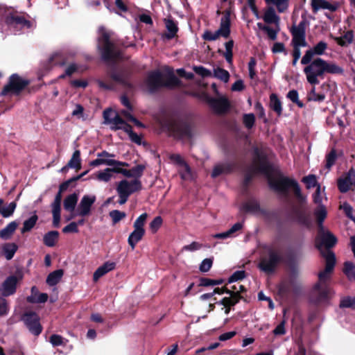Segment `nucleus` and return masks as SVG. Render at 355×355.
Here are the masks:
<instances>
[{
	"label": "nucleus",
	"instance_id": "62",
	"mask_svg": "<svg viewBox=\"0 0 355 355\" xmlns=\"http://www.w3.org/2000/svg\"><path fill=\"white\" fill-rule=\"evenodd\" d=\"M287 97L293 103H296L300 107H302L304 106L303 103L299 101L298 99V92L297 90L293 89L291 90L288 94Z\"/></svg>",
	"mask_w": 355,
	"mask_h": 355
},
{
	"label": "nucleus",
	"instance_id": "39",
	"mask_svg": "<svg viewBox=\"0 0 355 355\" xmlns=\"http://www.w3.org/2000/svg\"><path fill=\"white\" fill-rule=\"evenodd\" d=\"M17 245L15 243H6L3 246V252L7 260H10L17 250Z\"/></svg>",
	"mask_w": 355,
	"mask_h": 355
},
{
	"label": "nucleus",
	"instance_id": "34",
	"mask_svg": "<svg viewBox=\"0 0 355 355\" xmlns=\"http://www.w3.org/2000/svg\"><path fill=\"white\" fill-rule=\"evenodd\" d=\"M58 237L59 232L58 231H50L44 235V243L47 247H53L57 243Z\"/></svg>",
	"mask_w": 355,
	"mask_h": 355
},
{
	"label": "nucleus",
	"instance_id": "50",
	"mask_svg": "<svg viewBox=\"0 0 355 355\" xmlns=\"http://www.w3.org/2000/svg\"><path fill=\"white\" fill-rule=\"evenodd\" d=\"M112 178V173L110 170V168H106L103 171H100L96 174V179L98 181L103 182H108Z\"/></svg>",
	"mask_w": 355,
	"mask_h": 355
},
{
	"label": "nucleus",
	"instance_id": "8",
	"mask_svg": "<svg viewBox=\"0 0 355 355\" xmlns=\"http://www.w3.org/2000/svg\"><path fill=\"white\" fill-rule=\"evenodd\" d=\"M6 23L10 32L14 34H20L33 27V22L14 13H9L6 15Z\"/></svg>",
	"mask_w": 355,
	"mask_h": 355
},
{
	"label": "nucleus",
	"instance_id": "12",
	"mask_svg": "<svg viewBox=\"0 0 355 355\" xmlns=\"http://www.w3.org/2000/svg\"><path fill=\"white\" fill-rule=\"evenodd\" d=\"M306 21H301L297 25L291 28L292 44L293 46H307L306 41Z\"/></svg>",
	"mask_w": 355,
	"mask_h": 355
},
{
	"label": "nucleus",
	"instance_id": "33",
	"mask_svg": "<svg viewBox=\"0 0 355 355\" xmlns=\"http://www.w3.org/2000/svg\"><path fill=\"white\" fill-rule=\"evenodd\" d=\"M78 200V195L75 193L67 196L64 200V208L66 211L72 212L74 211Z\"/></svg>",
	"mask_w": 355,
	"mask_h": 355
},
{
	"label": "nucleus",
	"instance_id": "45",
	"mask_svg": "<svg viewBox=\"0 0 355 355\" xmlns=\"http://www.w3.org/2000/svg\"><path fill=\"white\" fill-rule=\"evenodd\" d=\"M168 76L166 81L164 80V86L173 87L180 85V80L174 75L173 70L168 69Z\"/></svg>",
	"mask_w": 355,
	"mask_h": 355
},
{
	"label": "nucleus",
	"instance_id": "6",
	"mask_svg": "<svg viewBox=\"0 0 355 355\" xmlns=\"http://www.w3.org/2000/svg\"><path fill=\"white\" fill-rule=\"evenodd\" d=\"M282 260L283 255L279 250L268 248L260 259L259 268L266 273H272Z\"/></svg>",
	"mask_w": 355,
	"mask_h": 355
},
{
	"label": "nucleus",
	"instance_id": "31",
	"mask_svg": "<svg viewBox=\"0 0 355 355\" xmlns=\"http://www.w3.org/2000/svg\"><path fill=\"white\" fill-rule=\"evenodd\" d=\"M145 234V231H142L140 230L134 229L133 232L130 233L128 239V243L131 247L132 250H134L136 245L139 241L141 240L144 235Z\"/></svg>",
	"mask_w": 355,
	"mask_h": 355
},
{
	"label": "nucleus",
	"instance_id": "28",
	"mask_svg": "<svg viewBox=\"0 0 355 355\" xmlns=\"http://www.w3.org/2000/svg\"><path fill=\"white\" fill-rule=\"evenodd\" d=\"M232 170V165L230 163L224 162L216 164L211 172V177L216 178L220 175L228 173Z\"/></svg>",
	"mask_w": 355,
	"mask_h": 355
},
{
	"label": "nucleus",
	"instance_id": "63",
	"mask_svg": "<svg viewBox=\"0 0 355 355\" xmlns=\"http://www.w3.org/2000/svg\"><path fill=\"white\" fill-rule=\"evenodd\" d=\"M213 263L212 259H205L200 263L199 270L202 272H206L210 270Z\"/></svg>",
	"mask_w": 355,
	"mask_h": 355
},
{
	"label": "nucleus",
	"instance_id": "10",
	"mask_svg": "<svg viewBox=\"0 0 355 355\" xmlns=\"http://www.w3.org/2000/svg\"><path fill=\"white\" fill-rule=\"evenodd\" d=\"M337 243V239L336 236L329 231L325 230L323 227V230H319L318 236L316 239V247L321 252L322 256L325 258V255L331 251L327 250L323 252L322 248H325L327 250L332 248Z\"/></svg>",
	"mask_w": 355,
	"mask_h": 355
},
{
	"label": "nucleus",
	"instance_id": "53",
	"mask_svg": "<svg viewBox=\"0 0 355 355\" xmlns=\"http://www.w3.org/2000/svg\"><path fill=\"white\" fill-rule=\"evenodd\" d=\"M337 159L336 151L335 149H332L327 155H326V163L325 167L329 170L332 166L335 164L336 160Z\"/></svg>",
	"mask_w": 355,
	"mask_h": 355
},
{
	"label": "nucleus",
	"instance_id": "36",
	"mask_svg": "<svg viewBox=\"0 0 355 355\" xmlns=\"http://www.w3.org/2000/svg\"><path fill=\"white\" fill-rule=\"evenodd\" d=\"M17 227V223L15 221L10 222L0 231V237L3 239H9Z\"/></svg>",
	"mask_w": 355,
	"mask_h": 355
},
{
	"label": "nucleus",
	"instance_id": "1",
	"mask_svg": "<svg viewBox=\"0 0 355 355\" xmlns=\"http://www.w3.org/2000/svg\"><path fill=\"white\" fill-rule=\"evenodd\" d=\"M259 173L263 174L268 178L270 187L275 191L286 196L288 191L293 189L295 196L300 201L305 200L306 198L302 194L300 185L295 180L287 177H279L275 179L270 178V165L259 150L254 148L253 161L245 174L244 184H248L253 175Z\"/></svg>",
	"mask_w": 355,
	"mask_h": 355
},
{
	"label": "nucleus",
	"instance_id": "5",
	"mask_svg": "<svg viewBox=\"0 0 355 355\" xmlns=\"http://www.w3.org/2000/svg\"><path fill=\"white\" fill-rule=\"evenodd\" d=\"M98 31L100 35L98 39V48L101 52L103 59L106 61L121 59V52L115 44L110 41V33L103 28H100Z\"/></svg>",
	"mask_w": 355,
	"mask_h": 355
},
{
	"label": "nucleus",
	"instance_id": "29",
	"mask_svg": "<svg viewBox=\"0 0 355 355\" xmlns=\"http://www.w3.org/2000/svg\"><path fill=\"white\" fill-rule=\"evenodd\" d=\"M314 216L316 218L319 230H323V222L327 216V211L325 206H318V207L314 210Z\"/></svg>",
	"mask_w": 355,
	"mask_h": 355
},
{
	"label": "nucleus",
	"instance_id": "13",
	"mask_svg": "<svg viewBox=\"0 0 355 355\" xmlns=\"http://www.w3.org/2000/svg\"><path fill=\"white\" fill-rule=\"evenodd\" d=\"M27 328L31 334L38 336L42 332V327L40 323V318L35 312L25 313L22 316Z\"/></svg>",
	"mask_w": 355,
	"mask_h": 355
},
{
	"label": "nucleus",
	"instance_id": "32",
	"mask_svg": "<svg viewBox=\"0 0 355 355\" xmlns=\"http://www.w3.org/2000/svg\"><path fill=\"white\" fill-rule=\"evenodd\" d=\"M145 166L142 164H138L135 167H132L130 170L125 169V177L126 178H133L134 180H139V178L142 176L144 171L145 169Z\"/></svg>",
	"mask_w": 355,
	"mask_h": 355
},
{
	"label": "nucleus",
	"instance_id": "51",
	"mask_svg": "<svg viewBox=\"0 0 355 355\" xmlns=\"http://www.w3.org/2000/svg\"><path fill=\"white\" fill-rule=\"evenodd\" d=\"M214 76L224 83H227L230 78V73L227 70L217 67L214 69Z\"/></svg>",
	"mask_w": 355,
	"mask_h": 355
},
{
	"label": "nucleus",
	"instance_id": "27",
	"mask_svg": "<svg viewBox=\"0 0 355 355\" xmlns=\"http://www.w3.org/2000/svg\"><path fill=\"white\" fill-rule=\"evenodd\" d=\"M48 300L46 293H40L36 286L31 288V295L27 297L30 303H44Z\"/></svg>",
	"mask_w": 355,
	"mask_h": 355
},
{
	"label": "nucleus",
	"instance_id": "40",
	"mask_svg": "<svg viewBox=\"0 0 355 355\" xmlns=\"http://www.w3.org/2000/svg\"><path fill=\"white\" fill-rule=\"evenodd\" d=\"M231 296L230 297H224L219 302V304L223 305L225 307L227 306H234L236 303L239 302L241 299V296L239 295H236L233 293L231 291L230 293Z\"/></svg>",
	"mask_w": 355,
	"mask_h": 355
},
{
	"label": "nucleus",
	"instance_id": "49",
	"mask_svg": "<svg viewBox=\"0 0 355 355\" xmlns=\"http://www.w3.org/2000/svg\"><path fill=\"white\" fill-rule=\"evenodd\" d=\"M178 173L181 178L184 180H189L193 178L191 169L187 163L178 168Z\"/></svg>",
	"mask_w": 355,
	"mask_h": 355
},
{
	"label": "nucleus",
	"instance_id": "15",
	"mask_svg": "<svg viewBox=\"0 0 355 355\" xmlns=\"http://www.w3.org/2000/svg\"><path fill=\"white\" fill-rule=\"evenodd\" d=\"M96 200V197L95 195H84L78 205L76 215L82 217L89 216Z\"/></svg>",
	"mask_w": 355,
	"mask_h": 355
},
{
	"label": "nucleus",
	"instance_id": "11",
	"mask_svg": "<svg viewBox=\"0 0 355 355\" xmlns=\"http://www.w3.org/2000/svg\"><path fill=\"white\" fill-rule=\"evenodd\" d=\"M29 82L19 77L17 74H12L10 77L9 83L2 90L1 94L6 96L9 94H18Z\"/></svg>",
	"mask_w": 355,
	"mask_h": 355
},
{
	"label": "nucleus",
	"instance_id": "43",
	"mask_svg": "<svg viewBox=\"0 0 355 355\" xmlns=\"http://www.w3.org/2000/svg\"><path fill=\"white\" fill-rule=\"evenodd\" d=\"M343 272L349 280L355 282V264L351 261H346L344 263Z\"/></svg>",
	"mask_w": 355,
	"mask_h": 355
},
{
	"label": "nucleus",
	"instance_id": "38",
	"mask_svg": "<svg viewBox=\"0 0 355 355\" xmlns=\"http://www.w3.org/2000/svg\"><path fill=\"white\" fill-rule=\"evenodd\" d=\"M67 166L75 169H80L81 168L80 152L79 150H76L73 152L71 158L67 164Z\"/></svg>",
	"mask_w": 355,
	"mask_h": 355
},
{
	"label": "nucleus",
	"instance_id": "3",
	"mask_svg": "<svg viewBox=\"0 0 355 355\" xmlns=\"http://www.w3.org/2000/svg\"><path fill=\"white\" fill-rule=\"evenodd\" d=\"M305 65L303 72L307 82L312 85L319 84L320 80L324 78L325 73L343 74L344 73L343 67L336 62L325 60L320 57L312 59Z\"/></svg>",
	"mask_w": 355,
	"mask_h": 355
},
{
	"label": "nucleus",
	"instance_id": "18",
	"mask_svg": "<svg viewBox=\"0 0 355 355\" xmlns=\"http://www.w3.org/2000/svg\"><path fill=\"white\" fill-rule=\"evenodd\" d=\"M73 55L74 53H69L65 51H58L51 55L49 58V62L51 65L64 66L69 59Z\"/></svg>",
	"mask_w": 355,
	"mask_h": 355
},
{
	"label": "nucleus",
	"instance_id": "46",
	"mask_svg": "<svg viewBox=\"0 0 355 355\" xmlns=\"http://www.w3.org/2000/svg\"><path fill=\"white\" fill-rule=\"evenodd\" d=\"M267 4H272L277 7L279 12H283L288 7L289 0H264Z\"/></svg>",
	"mask_w": 355,
	"mask_h": 355
},
{
	"label": "nucleus",
	"instance_id": "61",
	"mask_svg": "<svg viewBox=\"0 0 355 355\" xmlns=\"http://www.w3.org/2000/svg\"><path fill=\"white\" fill-rule=\"evenodd\" d=\"M223 279H211L208 278H202L200 279V286H216V285H220L223 284Z\"/></svg>",
	"mask_w": 355,
	"mask_h": 355
},
{
	"label": "nucleus",
	"instance_id": "4",
	"mask_svg": "<svg viewBox=\"0 0 355 355\" xmlns=\"http://www.w3.org/2000/svg\"><path fill=\"white\" fill-rule=\"evenodd\" d=\"M103 118L105 123L110 125L111 129L123 130L128 135L132 142L141 144L140 136L132 131L131 125L123 120L119 114L114 112L112 109H107L103 112Z\"/></svg>",
	"mask_w": 355,
	"mask_h": 355
},
{
	"label": "nucleus",
	"instance_id": "59",
	"mask_svg": "<svg viewBox=\"0 0 355 355\" xmlns=\"http://www.w3.org/2000/svg\"><path fill=\"white\" fill-rule=\"evenodd\" d=\"M340 306L342 308H355V297H346L343 298Z\"/></svg>",
	"mask_w": 355,
	"mask_h": 355
},
{
	"label": "nucleus",
	"instance_id": "56",
	"mask_svg": "<svg viewBox=\"0 0 355 355\" xmlns=\"http://www.w3.org/2000/svg\"><path fill=\"white\" fill-rule=\"evenodd\" d=\"M243 122L245 128L251 129L255 122V116L254 114H245L243 116Z\"/></svg>",
	"mask_w": 355,
	"mask_h": 355
},
{
	"label": "nucleus",
	"instance_id": "58",
	"mask_svg": "<svg viewBox=\"0 0 355 355\" xmlns=\"http://www.w3.org/2000/svg\"><path fill=\"white\" fill-rule=\"evenodd\" d=\"M126 214L125 212L119 210H112L110 212V216L111 217L114 224L119 223L121 220L125 217Z\"/></svg>",
	"mask_w": 355,
	"mask_h": 355
},
{
	"label": "nucleus",
	"instance_id": "22",
	"mask_svg": "<svg viewBox=\"0 0 355 355\" xmlns=\"http://www.w3.org/2000/svg\"><path fill=\"white\" fill-rule=\"evenodd\" d=\"M110 77L113 80L125 87H130L129 83L130 73L126 70L119 71H114L110 73Z\"/></svg>",
	"mask_w": 355,
	"mask_h": 355
},
{
	"label": "nucleus",
	"instance_id": "54",
	"mask_svg": "<svg viewBox=\"0 0 355 355\" xmlns=\"http://www.w3.org/2000/svg\"><path fill=\"white\" fill-rule=\"evenodd\" d=\"M16 207H17L16 202H12L10 203H9L6 207H2L1 214L4 218H9L13 214V213L16 209Z\"/></svg>",
	"mask_w": 355,
	"mask_h": 355
},
{
	"label": "nucleus",
	"instance_id": "41",
	"mask_svg": "<svg viewBox=\"0 0 355 355\" xmlns=\"http://www.w3.org/2000/svg\"><path fill=\"white\" fill-rule=\"evenodd\" d=\"M270 106L279 116L282 112V103L277 95L272 94L270 96Z\"/></svg>",
	"mask_w": 355,
	"mask_h": 355
},
{
	"label": "nucleus",
	"instance_id": "16",
	"mask_svg": "<svg viewBox=\"0 0 355 355\" xmlns=\"http://www.w3.org/2000/svg\"><path fill=\"white\" fill-rule=\"evenodd\" d=\"M146 84L150 92L163 87L164 78L162 73L158 70L150 72L147 76Z\"/></svg>",
	"mask_w": 355,
	"mask_h": 355
},
{
	"label": "nucleus",
	"instance_id": "21",
	"mask_svg": "<svg viewBox=\"0 0 355 355\" xmlns=\"http://www.w3.org/2000/svg\"><path fill=\"white\" fill-rule=\"evenodd\" d=\"M166 33L164 34V37L167 40L174 38L178 31V23L171 17L165 18L164 19Z\"/></svg>",
	"mask_w": 355,
	"mask_h": 355
},
{
	"label": "nucleus",
	"instance_id": "24",
	"mask_svg": "<svg viewBox=\"0 0 355 355\" xmlns=\"http://www.w3.org/2000/svg\"><path fill=\"white\" fill-rule=\"evenodd\" d=\"M311 6L314 12L321 9L335 11L338 8L336 4H332L326 0H311Z\"/></svg>",
	"mask_w": 355,
	"mask_h": 355
},
{
	"label": "nucleus",
	"instance_id": "17",
	"mask_svg": "<svg viewBox=\"0 0 355 355\" xmlns=\"http://www.w3.org/2000/svg\"><path fill=\"white\" fill-rule=\"evenodd\" d=\"M208 103L216 114H224L230 108L228 100L225 97L221 98H209Z\"/></svg>",
	"mask_w": 355,
	"mask_h": 355
},
{
	"label": "nucleus",
	"instance_id": "57",
	"mask_svg": "<svg viewBox=\"0 0 355 355\" xmlns=\"http://www.w3.org/2000/svg\"><path fill=\"white\" fill-rule=\"evenodd\" d=\"M78 69V64L75 62H72L65 69L64 73L60 75V78H63L65 76H71L72 74L77 72Z\"/></svg>",
	"mask_w": 355,
	"mask_h": 355
},
{
	"label": "nucleus",
	"instance_id": "48",
	"mask_svg": "<svg viewBox=\"0 0 355 355\" xmlns=\"http://www.w3.org/2000/svg\"><path fill=\"white\" fill-rule=\"evenodd\" d=\"M302 182L306 184V187L308 189L315 187H318V186L320 185L318 183L316 175L313 174H310L309 175L304 176L302 179Z\"/></svg>",
	"mask_w": 355,
	"mask_h": 355
},
{
	"label": "nucleus",
	"instance_id": "37",
	"mask_svg": "<svg viewBox=\"0 0 355 355\" xmlns=\"http://www.w3.org/2000/svg\"><path fill=\"white\" fill-rule=\"evenodd\" d=\"M263 19L268 24L278 23L279 17L277 15L275 9L270 7L266 10Z\"/></svg>",
	"mask_w": 355,
	"mask_h": 355
},
{
	"label": "nucleus",
	"instance_id": "42",
	"mask_svg": "<svg viewBox=\"0 0 355 355\" xmlns=\"http://www.w3.org/2000/svg\"><path fill=\"white\" fill-rule=\"evenodd\" d=\"M353 33L352 31H349L346 32L343 36L336 37L335 40L338 45L344 46L351 44L353 41Z\"/></svg>",
	"mask_w": 355,
	"mask_h": 355
},
{
	"label": "nucleus",
	"instance_id": "7",
	"mask_svg": "<svg viewBox=\"0 0 355 355\" xmlns=\"http://www.w3.org/2000/svg\"><path fill=\"white\" fill-rule=\"evenodd\" d=\"M142 188L141 182L140 180H133L128 181L127 180H122L117 184L116 190L118 193L119 200V203L120 205L125 204L129 196Z\"/></svg>",
	"mask_w": 355,
	"mask_h": 355
},
{
	"label": "nucleus",
	"instance_id": "64",
	"mask_svg": "<svg viewBox=\"0 0 355 355\" xmlns=\"http://www.w3.org/2000/svg\"><path fill=\"white\" fill-rule=\"evenodd\" d=\"M162 218L161 216H156L150 223V228L153 232H155L161 227Z\"/></svg>",
	"mask_w": 355,
	"mask_h": 355
},
{
	"label": "nucleus",
	"instance_id": "52",
	"mask_svg": "<svg viewBox=\"0 0 355 355\" xmlns=\"http://www.w3.org/2000/svg\"><path fill=\"white\" fill-rule=\"evenodd\" d=\"M307 98L310 101L322 102L325 98L324 94L316 93L315 88L313 87L307 95Z\"/></svg>",
	"mask_w": 355,
	"mask_h": 355
},
{
	"label": "nucleus",
	"instance_id": "14",
	"mask_svg": "<svg viewBox=\"0 0 355 355\" xmlns=\"http://www.w3.org/2000/svg\"><path fill=\"white\" fill-rule=\"evenodd\" d=\"M328 48L327 43L324 41H320L315 46L307 50L301 59L302 64H306L313 58L314 56H320L324 54Z\"/></svg>",
	"mask_w": 355,
	"mask_h": 355
},
{
	"label": "nucleus",
	"instance_id": "35",
	"mask_svg": "<svg viewBox=\"0 0 355 355\" xmlns=\"http://www.w3.org/2000/svg\"><path fill=\"white\" fill-rule=\"evenodd\" d=\"M63 273V270L61 269L51 272L47 276L46 283L51 286L56 285L62 277Z\"/></svg>",
	"mask_w": 355,
	"mask_h": 355
},
{
	"label": "nucleus",
	"instance_id": "2",
	"mask_svg": "<svg viewBox=\"0 0 355 355\" xmlns=\"http://www.w3.org/2000/svg\"><path fill=\"white\" fill-rule=\"evenodd\" d=\"M325 268L318 274V282L316 283L311 292V301L316 304L329 302L334 295L332 289L328 284L336 264V257L333 252L325 255Z\"/></svg>",
	"mask_w": 355,
	"mask_h": 355
},
{
	"label": "nucleus",
	"instance_id": "55",
	"mask_svg": "<svg viewBox=\"0 0 355 355\" xmlns=\"http://www.w3.org/2000/svg\"><path fill=\"white\" fill-rule=\"evenodd\" d=\"M147 217L148 214L146 213L141 214L134 223V229L145 231L144 226L147 219Z\"/></svg>",
	"mask_w": 355,
	"mask_h": 355
},
{
	"label": "nucleus",
	"instance_id": "25",
	"mask_svg": "<svg viewBox=\"0 0 355 355\" xmlns=\"http://www.w3.org/2000/svg\"><path fill=\"white\" fill-rule=\"evenodd\" d=\"M174 131L181 138H191V128L186 122H180L175 125Z\"/></svg>",
	"mask_w": 355,
	"mask_h": 355
},
{
	"label": "nucleus",
	"instance_id": "19",
	"mask_svg": "<svg viewBox=\"0 0 355 355\" xmlns=\"http://www.w3.org/2000/svg\"><path fill=\"white\" fill-rule=\"evenodd\" d=\"M17 278L11 275L6 279L0 287V291L3 296L8 297L14 294L16 291Z\"/></svg>",
	"mask_w": 355,
	"mask_h": 355
},
{
	"label": "nucleus",
	"instance_id": "9",
	"mask_svg": "<svg viewBox=\"0 0 355 355\" xmlns=\"http://www.w3.org/2000/svg\"><path fill=\"white\" fill-rule=\"evenodd\" d=\"M230 15L226 12L220 19L219 28L212 32L211 31H205L202 35L203 40L206 41H215L219 37L227 38L230 34Z\"/></svg>",
	"mask_w": 355,
	"mask_h": 355
},
{
	"label": "nucleus",
	"instance_id": "47",
	"mask_svg": "<svg viewBox=\"0 0 355 355\" xmlns=\"http://www.w3.org/2000/svg\"><path fill=\"white\" fill-rule=\"evenodd\" d=\"M38 217L36 214L33 215L28 219L24 222L23 227L21 228V233H25L31 231L35 225Z\"/></svg>",
	"mask_w": 355,
	"mask_h": 355
},
{
	"label": "nucleus",
	"instance_id": "23",
	"mask_svg": "<svg viewBox=\"0 0 355 355\" xmlns=\"http://www.w3.org/2000/svg\"><path fill=\"white\" fill-rule=\"evenodd\" d=\"M243 227V223L242 222H238L235 224H234L230 229H229L227 231L221 232V233H217L212 235V237L215 239H226L228 238H233L235 236V233L239 230H241Z\"/></svg>",
	"mask_w": 355,
	"mask_h": 355
},
{
	"label": "nucleus",
	"instance_id": "60",
	"mask_svg": "<svg viewBox=\"0 0 355 355\" xmlns=\"http://www.w3.org/2000/svg\"><path fill=\"white\" fill-rule=\"evenodd\" d=\"M170 160L175 164L178 168L187 164L182 157L179 154H171L169 156Z\"/></svg>",
	"mask_w": 355,
	"mask_h": 355
},
{
	"label": "nucleus",
	"instance_id": "26",
	"mask_svg": "<svg viewBox=\"0 0 355 355\" xmlns=\"http://www.w3.org/2000/svg\"><path fill=\"white\" fill-rule=\"evenodd\" d=\"M115 263L114 262H110L107 261L105 263H103L102 266L98 267L96 271L94 272L93 275V279L94 282H96L98 280L99 278L109 272L110 271H112L115 268Z\"/></svg>",
	"mask_w": 355,
	"mask_h": 355
},
{
	"label": "nucleus",
	"instance_id": "44",
	"mask_svg": "<svg viewBox=\"0 0 355 355\" xmlns=\"http://www.w3.org/2000/svg\"><path fill=\"white\" fill-rule=\"evenodd\" d=\"M101 157H114L115 155L114 154H111L110 153H108L107 151L106 150H103L101 153H97V158L96 159H94L92 160L90 163H89V165L91 166H100V165H103V163H107V162H105V161H103L101 159Z\"/></svg>",
	"mask_w": 355,
	"mask_h": 355
},
{
	"label": "nucleus",
	"instance_id": "30",
	"mask_svg": "<svg viewBox=\"0 0 355 355\" xmlns=\"http://www.w3.org/2000/svg\"><path fill=\"white\" fill-rule=\"evenodd\" d=\"M242 210L245 212L257 214L261 211L259 202L255 199H249L242 205Z\"/></svg>",
	"mask_w": 355,
	"mask_h": 355
},
{
	"label": "nucleus",
	"instance_id": "20",
	"mask_svg": "<svg viewBox=\"0 0 355 355\" xmlns=\"http://www.w3.org/2000/svg\"><path fill=\"white\" fill-rule=\"evenodd\" d=\"M355 177V171L351 169L348 173V176L345 178H339L338 180V187L341 193H346L349 191L350 186L354 184Z\"/></svg>",
	"mask_w": 355,
	"mask_h": 355
}]
</instances>
